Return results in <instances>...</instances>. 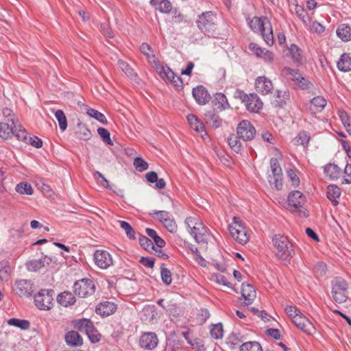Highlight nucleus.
<instances>
[{"mask_svg":"<svg viewBox=\"0 0 351 351\" xmlns=\"http://www.w3.org/2000/svg\"><path fill=\"white\" fill-rule=\"evenodd\" d=\"M149 3L162 13L168 14L172 10L171 3L169 0H150Z\"/></svg>","mask_w":351,"mask_h":351,"instance_id":"393cba45","label":"nucleus"},{"mask_svg":"<svg viewBox=\"0 0 351 351\" xmlns=\"http://www.w3.org/2000/svg\"><path fill=\"white\" fill-rule=\"evenodd\" d=\"M94 261L95 264L101 269H107L113 263L110 254L102 250H98L95 252Z\"/></svg>","mask_w":351,"mask_h":351,"instance_id":"9b49d317","label":"nucleus"},{"mask_svg":"<svg viewBox=\"0 0 351 351\" xmlns=\"http://www.w3.org/2000/svg\"><path fill=\"white\" fill-rule=\"evenodd\" d=\"M256 134L255 128L247 120L241 121L237 128V135L244 141H251Z\"/></svg>","mask_w":351,"mask_h":351,"instance_id":"6e6552de","label":"nucleus"},{"mask_svg":"<svg viewBox=\"0 0 351 351\" xmlns=\"http://www.w3.org/2000/svg\"><path fill=\"white\" fill-rule=\"evenodd\" d=\"M189 232L193 236L196 242L198 243H206L208 234L202 222L200 223H197L196 226H193V228H191V230H189Z\"/></svg>","mask_w":351,"mask_h":351,"instance_id":"dca6fc26","label":"nucleus"},{"mask_svg":"<svg viewBox=\"0 0 351 351\" xmlns=\"http://www.w3.org/2000/svg\"><path fill=\"white\" fill-rule=\"evenodd\" d=\"M160 275L162 280L165 285H169L171 283V273L169 269L165 267V264L161 265Z\"/></svg>","mask_w":351,"mask_h":351,"instance_id":"6e6d98bb","label":"nucleus"},{"mask_svg":"<svg viewBox=\"0 0 351 351\" xmlns=\"http://www.w3.org/2000/svg\"><path fill=\"white\" fill-rule=\"evenodd\" d=\"M141 51L147 56V58H154L152 47L147 43H143L140 47Z\"/></svg>","mask_w":351,"mask_h":351,"instance_id":"774afa93","label":"nucleus"},{"mask_svg":"<svg viewBox=\"0 0 351 351\" xmlns=\"http://www.w3.org/2000/svg\"><path fill=\"white\" fill-rule=\"evenodd\" d=\"M324 173L330 180H336L339 178L341 169L337 165L329 163L325 166Z\"/></svg>","mask_w":351,"mask_h":351,"instance_id":"cd10ccee","label":"nucleus"},{"mask_svg":"<svg viewBox=\"0 0 351 351\" xmlns=\"http://www.w3.org/2000/svg\"><path fill=\"white\" fill-rule=\"evenodd\" d=\"M75 135L80 140L88 141L91 138L92 133L85 124L79 122L75 128Z\"/></svg>","mask_w":351,"mask_h":351,"instance_id":"bb28decb","label":"nucleus"},{"mask_svg":"<svg viewBox=\"0 0 351 351\" xmlns=\"http://www.w3.org/2000/svg\"><path fill=\"white\" fill-rule=\"evenodd\" d=\"M269 21L267 18L254 17L249 23L250 27L254 32H261L269 25Z\"/></svg>","mask_w":351,"mask_h":351,"instance_id":"4be33fe9","label":"nucleus"},{"mask_svg":"<svg viewBox=\"0 0 351 351\" xmlns=\"http://www.w3.org/2000/svg\"><path fill=\"white\" fill-rule=\"evenodd\" d=\"M14 124L9 122H0V137L4 140H7L12 136Z\"/></svg>","mask_w":351,"mask_h":351,"instance_id":"473e14b6","label":"nucleus"},{"mask_svg":"<svg viewBox=\"0 0 351 351\" xmlns=\"http://www.w3.org/2000/svg\"><path fill=\"white\" fill-rule=\"evenodd\" d=\"M193 96L199 105H205L210 100V95L203 86H198L193 88Z\"/></svg>","mask_w":351,"mask_h":351,"instance_id":"2eb2a0df","label":"nucleus"},{"mask_svg":"<svg viewBox=\"0 0 351 351\" xmlns=\"http://www.w3.org/2000/svg\"><path fill=\"white\" fill-rule=\"evenodd\" d=\"M273 242L276 248V256L278 259L290 261L295 254L292 243L288 238L280 234L273 237Z\"/></svg>","mask_w":351,"mask_h":351,"instance_id":"f257e3e1","label":"nucleus"},{"mask_svg":"<svg viewBox=\"0 0 351 351\" xmlns=\"http://www.w3.org/2000/svg\"><path fill=\"white\" fill-rule=\"evenodd\" d=\"M341 195V189L336 185H329L327 191V197L332 202L333 205H337V199Z\"/></svg>","mask_w":351,"mask_h":351,"instance_id":"e433bc0d","label":"nucleus"},{"mask_svg":"<svg viewBox=\"0 0 351 351\" xmlns=\"http://www.w3.org/2000/svg\"><path fill=\"white\" fill-rule=\"evenodd\" d=\"M272 175L269 176L268 180L271 186L280 190L282 186V174L281 168L271 169Z\"/></svg>","mask_w":351,"mask_h":351,"instance_id":"412c9836","label":"nucleus"},{"mask_svg":"<svg viewBox=\"0 0 351 351\" xmlns=\"http://www.w3.org/2000/svg\"><path fill=\"white\" fill-rule=\"evenodd\" d=\"M117 305L111 302L106 301L101 302L96 307L95 312L102 317H108L112 315L117 310Z\"/></svg>","mask_w":351,"mask_h":351,"instance_id":"f3484780","label":"nucleus"},{"mask_svg":"<svg viewBox=\"0 0 351 351\" xmlns=\"http://www.w3.org/2000/svg\"><path fill=\"white\" fill-rule=\"evenodd\" d=\"M85 334L92 343H97L101 339V335L96 329L94 324H93V328H90Z\"/></svg>","mask_w":351,"mask_h":351,"instance_id":"4d7b16f0","label":"nucleus"},{"mask_svg":"<svg viewBox=\"0 0 351 351\" xmlns=\"http://www.w3.org/2000/svg\"><path fill=\"white\" fill-rule=\"evenodd\" d=\"M311 103L316 111H321L326 105V99L321 96L315 97L311 100Z\"/></svg>","mask_w":351,"mask_h":351,"instance_id":"8fccbe9b","label":"nucleus"},{"mask_svg":"<svg viewBox=\"0 0 351 351\" xmlns=\"http://www.w3.org/2000/svg\"><path fill=\"white\" fill-rule=\"evenodd\" d=\"M57 302L62 306L67 307L76 302L75 295L70 291H64L57 296Z\"/></svg>","mask_w":351,"mask_h":351,"instance_id":"b1692460","label":"nucleus"},{"mask_svg":"<svg viewBox=\"0 0 351 351\" xmlns=\"http://www.w3.org/2000/svg\"><path fill=\"white\" fill-rule=\"evenodd\" d=\"M309 139L310 137L307 132L302 131L298 134L297 137V143L305 147L308 145Z\"/></svg>","mask_w":351,"mask_h":351,"instance_id":"e2e57ef3","label":"nucleus"},{"mask_svg":"<svg viewBox=\"0 0 351 351\" xmlns=\"http://www.w3.org/2000/svg\"><path fill=\"white\" fill-rule=\"evenodd\" d=\"M274 97L275 99L272 101L273 106L276 108H282L287 104V101L290 99L289 91L288 90L284 91L277 90Z\"/></svg>","mask_w":351,"mask_h":351,"instance_id":"6ab92c4d","label":"nucleus"},{"mask_svg":"<svg viewBox=\"0 0 351 351\" xmlns=\"http://www.w3.org/2000/svg\"><path fill=\"white\" fill-rule=\"evenodd\" d=\"M337 35L343 42L351 40V27L348 24H341L337 29Z\"/></svg>","mask_w":351,"mask_h":351,"instance_id":"c756f323","label":"nucleus"},{"mask_svg":"<svg viewBox=\"0 0 351 351\" xmlns=\"http://www.w3.org/2000/svg\"><path fill=\"white\" fill-rule=\"evenodd\" d=\"M238 135L235 136L234 134L231 135L228 138V142L230 147L236 153H240L243 149L242 145L241 142L238 140Z\"/></svg>","mask_w":351,"mask_h":351,"instance_id":"37998d69","label":"nucleus"},{"mask_svg":"<svg viewBox=\"0 0 351 351\" xmlns=\"http://www.w3.org/2000/svg\"><path fill=\"white\" fill-rule=\"evenodd\" d=\"M292 322L298 328L307 335H312L315 331V328L313 324L302 313L297 317H295V319Z\"/></svg>","mask_w":351,"mask_h":351,"instance_id":"f8f14e48","label":"nucleus"},{"mask_svg":"<svg viewBox=\"0 0 351 351\" xmlns=\"http://www.w3.org/2000/svg\"><path fill=\"white\" fill-rule=\"evenodd\" d=\"M339 117L347 132L351 136V120L350 117L345 111H340Z\"/></svg>","mask_w":351,"mask_h":351,"instance_id":"603ef678","label":"nucleus"},{"mask_svg":"<svg viewBox=\"0 0 351 351\" xmlns=\"http://www.w3.org/2000/svg\"><path fill=\"white\" fill-rule=\"evenodd\" d=\"M134 166L138 171H143L148 169L147 162L140 157H137L134 159Z\"/></svg>","mask_w":351,"mask_h":351,"instance_id":"052dcab7","label":"nucleus"},{"mask_svg":"<svg viewBox=\"0 0 351 351\" xmlns=\"http://www.w3.org/2000/svg\"><path fill=\"white\" fill-rule=\"evenodd\" d=\"M305 197L299 191H294L289 193L288 196L289 206L298 210L302 206L305 202Z\"/></svg>","mask_w":351,"mask_h":351,"instance_id":"a211bd4d","label":"nucleus"},{"mask_svg":"<svg viewBox=\"0 0 351 351\" xmlns=\"http://www.w3.org/2000/svg\"><path fill=\"white\" fill-rule=\"evenodd\" d=\"M240 351H263L261 344L257 341H248L240 346Z\"/></svg>","mask_w":351,"mask_h":351,"instance_id":"a19ab883","label":"nucleus"},{"mask_svg":"<svg viewBox=\"0 0 351 351\" xmlns=\"http://www.w3.org/2000/svg\"><path fill=\"white\" fill-rule=\"evenodd\" d=\"M158 343V339L154 332H146L142 335L139 343L141 348L146 350L155 348Z\"/></svg>","mask_w":351,"mask_h":351,"instance_id":"4468645a","label":"nucleus"},{"mask_svg":"<svg viewBox=\"0 0 351 351\" xmlns=\"http://www.w3.org/2000/svg\"><path fill=\"white\" fill-rule=\"evenodd\" d=\"M10 268L8 262L2 261L0 263V279L1 280H8L10 276Z\"/></svg>","mask_w":351,"mask_h":351,"instance_id":"5fc2aeb1","label":"nucleus"},{"mask_svg":"<svg viewBox=\"0 0 351 351\" xmlns=\"http://www.w3.org/2000/svg\"><path fill=\"white\" fill-rule=\"evenodd\" d=\"M27 134V131L21 125L16 123L14 125L12 135H14L19 141H25Z\"/></svg>","mask_w":351,"mask_h":351,"instance_id":"a18cd8bd","label":"nucleus"},{"mask_svg":"<svg viewBox=\"0 0 351 351\" xmlns=\"http://www.w3.org/2000/svg\"><path fill=\"white\" fill-rule=\"evenodd\" d=\"M288 50L289 51V53L291 54L293 62L296 65H300V64H302V57L301 55V51L299 49V47L297 45L292 44L288 48Z\"/></svg>","mask_w":351,"mask_h":351,"instance_id":"58836bf2","label":"nucleus"},{"mask_svg":"<svg viewBox=\"0 0 351 351\" xmlns=\"http://www.w3.org/2000/svg\"><path fill=\"white\" fill-rule=\"evenodd\" d=\"M165 228L171 233H176L178 230L177 224L173 218L170 217L162 223Z\"/></svg>","mask_w":351,"mask_h":351,"instance_id":"680f3d73","label":"nucleus"},{"mask_svg":"<svg viewBox=\"0 0 351 351\" xmlns=\"http://www.w3.org/2000/svg\"><path fill=\"white\" fill-rule=\"evenodd\" d=\"M232 237L239 244L245 245L249 241V235L244 223L239 217L233 218L232 223L228 228Z\"/></svg>","mask_w":351,"mask_h":351,"instance_id":"7ed1b4c3","label":"nucleus"},{"mask_svg":"<svg viewBox=\"0 0 351 351\" xmlns=\"http://www.w3.org/2000/svg\"><path fill=\"white\" fill-rule=\"evenodd\" d=\"M65 341L68 345L73 346H81L83 339L77 331H69L65 335Z\"/></svg>","mask_w":351,"mask_h":351,"instance_id":"c85d7f7f","label":"nucleus"},{"mask_svg":"<svg viewBox=\"0 0 351 351\" xmlns=\"http://www.w3.org/2000/svg\"><path fill=\"white\" fill-rule=\"evenodd\" d=\"M54 291L42 289L34 296L35 305L40 310H49L52 308Z\"/></svg>","mask_w":351,"mask_h":351,"instance_id":"20e7f679","label":"nucleus"},{"mask_svg":"<svg viewBox=\"0 0 351 351\" xmlns=\"http://www.w3.org/2000/svg\"><path fill=\"white\" fill-rule=\"evenodd\" d=\"M8 324L10 326H14L23 330L29 329L30 323L26 319H20L17 318H11L8 321Z\"/></svg>","mask_w":351,"mask_h":351,"instance_id":"79ce46f5","label":"nucleus"},{"mask_svg":"<svg viewBox=\"0 0 351 351\" xmlns=\"http://www.w3.org/2000/svg\"><path fill=\"white\" fill-rule=\"evenodd\" d=\"M154 215H156V218L158 219L162 223H164L167 219L171 217V215L167 211L160 210V211H155Z\"/></svg>","mask_w":351,"mask_h":351,"instance_id":"338daca9","label":"nucleus"},{"mask_svg":"<svg viewBox=\"0 0 351 351\" xmlns=\"http://www.w3.org/2000/svg\"><path fill=\"white\" fill-rule=\"evenodd\" d=\"M13 291L21 297H28L34 292L33 283L27 280H18L14 283Z\"/></svg>","mask_w":351,"mask_h":351,"instance_id":"9d476101","label":"nucleus"},{"mask_svg":"<svg viewBox=\"0 0 351 351\" xmlns=\"http://www.w3.org/2000/svg\"><path fill=\"white\" fill-rule=\"evenodd\" d=\"M243 101L245 104L247 110L251 112H258L263 108V102L256 93L246 95L241 93Z\"/></svg>","mask_w":351,"mask_h":351,"instance_id":"1a4fd4ad","label":"nucleus"},{"mask_svg":"<svg viewBox=\"0 0 351 351\" xmlns=\"http://www.w3.org/2000/svg\"><path fill=\"white\" fill-rule=\"evenodd\" d=\"M205 121L212 128L217 129L221 125L222 119L215 112V110H209L205 114Z\"/></svg>","mask_w":351,"mask_h":351,"instance_id":"5701e85b","label":"nucleus"},{"mask_svg":"<svg viewBox=\"0 0 351 351\" xmlns=\"http://www.w3.org/2000/svg\"><path fill=\"white\" fill-rule=\"evenodd\" d=\"M16 191L21 194L32 195L34 189L30 184L27 182H20L16 186Z\"/></svg>","mask_w":351,"mask_h":351,"instance_id":"de8ad7c7","label":"nucleus"},{"mask_svg":"<svg viewBox=\"0 0 351 351\" xmlns=\"http://www.w3.org/2000/svg\"><path fill=\"white\" fill-rule=\"evenodd\" d=\"M212 280L218 284L223 285L226 287H230V284L228 279L221 274H214L212 276Z\"/></svg>","mask_w":351,"mask_h":351,"instance_id":"0e129e2a","label":"nucleus"},{"mask_svg":"<svg viewBox=\"0 0 351 351\" xmlns=\"http://www.w3.org/2000/svg\"><path fill=\"white\" fill-rule=\"evenodd\" d=\"M213 103L220 110H223L230 107L226 97L223 93H217Z\"/></svg>","mask_w":351,"mask_h":351,"instance_id":"f704fd0d","label":"nucleus"},{"mask_svg":"<svg viewBox=\"0 0 351 351\" xmlns=\"http://www.w3.org/2000/svg\"><path fill=\"white\" fill-rule=\"evenodd\" d=\"M338 69L343 72L351 71V56L349 54L343 53L337 62Z\"/></svg>","mask_w":351,"mask_h":351,"instance_id":"72a5a7b5","label":"nucleus"},{"mask_svg":"<svg viewBox=\"0 0 351 351\" xmlns=\"http://www.w3.org/2000/svg\"><path fill=\"white\" fill-rule=\"evenodd\" d=\"M348 287L347 282L341 278H337L332 282V295L335 302L341 304L346 301Z\"/></svg>","mask_w":351,"mask_h":351,"instance_id":"423d86ee","label":"nucleus"},{"mask_svg":"<svg viewBox=\"0 0 351 351\" xmlns=\"http://www.w3.org/2000/svg\"><path fill=\"white\" fill-rule=\"evenodd\" d=\"M118 66L120 69L131 80L136 81L138 80V75L132 68V66L126 62L119 60L118 61Z\"/></svg>","mask_w":351,"mask_h":351,"instance_id":"2f4dec72","label":"nucleus"},{"mask_svg":"<svg viewBox=\"0 0 351 351\" xmlns=\"http://www.w3.org/2000/svg\"><path fill=\"white\" fill-rule=\"evenodd\" d=\"M139 244L142 247H143L146 251L149 252H152L154 250H155V247L152 240L146 237L145 236L141 235L138 239Z\"/></svg>","mask_w":351,"mask_h":351,"instance_id":"49530a36","label":"nucleus"},{"mask_svg":"<svg viewBox=\"0 0 351 351\" xmlns=\"http://www.w3.org/2000/svg\"><path fill=\"white\" fill-rule=\"evenodd\" d=\"M187 121L191 128L196 132L199 133L205 132L203 123H202L195 115L192 114H189L187 116Z\"/></svg>","mask_w":351,"mask_h":351,"instance_id":"c9c22d12","label":"nucleus"},{"mask_svg":"<svg viewBox=\"0 0 351 351\" xmlns=\"http://www.w3.org/2000/svg\"><path fill=\"white\" fill-rule=\"evenodd\" d=\"M256 291L251 285L247 283L242 284L241 295L246 301L245 302L246 306H248L252 303L256 298Z\"/></svg>","mask_w":351,"mask_h":351,"instance_id":"aec40b11","label":"nucleus"},{"mask_svg":"<svg viewBox=\"0 0 351 351\" xmlns=\"http://www.w3.org/2000/svg\"><path fill=\"white\" fill-rule=\"evenodd\" d=\"M262 37L263 38L265 42L269 46L274 44V36L273 31L271 24L267 25V28L265 29V31H262L261 32Z\"/></svg>","mask_w":351,"mask_h":351,"instance_id":"09e8293b","label":"nucleus"},{"mask_svg":"<svg viewBox=\"0 0 351 351\" xmlns=\"http://www.w3.org/2000/svg\"><path fill=\"white\" fill-rule=\"evenodd\" d=\"M196 23L202 33L213 35L217 29V15L212 11L204 12L198 16Z\"/></svg>","mask_w":351,"mask_h":351,"instance_id":"f03ea898","label":"nucleus"},{"mask_svg":"<svg viewBox=\"0 0 351 351\" xmlns=\"http://www.w3.org/2000/svg\"><path fill=\"white\" fill-rule=\"evenodd\" d=\"M85 110L86 111V114L90 117L98 121L102 124L106 125L108 123L107 119L106 118L105 115L102 114L101 112L89 108L88 106H85Z\"/></svg>","mask_w":351,"mask_h":351,"instance_id":"4c0bfd02","label":"nucleus"},{"mask_svg":"<svg viewBox=\"0 0 351 351\" xmlns=\"http://www.w3.org/2000/svg\"><path fill=\"white\" fill-rule=\"evenodd\" d=\"M74 293L80 298L92 295L95 292V285L93 280L83 278L76 281L73 285Z\"/></svg>","mask_w":351,"mask_h":351,"instance_id":"39448f33","label":"nucleus"},{"mask_svg":"<svg viewBox=\"0 0 351 351\" xmlns=\"http://www.w3.org/2000/svg\"><path fill=\"white\" fill-rule=\"evenodd\" d=\"M223 332V326L221 324L213 325L210 330L211 337L216 339L222 338Z\"/></svg>","mask_w":351,"mask_h":351,"instance_id":"864d4df0","label":"nucleus"},{"mask_svg":"<svg viewBox=\"0 0 351 351\" xmlns=\"http://www.w3.org/2000/svg\"><path fill=\"white\" fill-rule=\"evenodd\" d=\"M51 262V258L45 256L43 258L29 261L27 264V268L29 271H36L40 269L42 267H45V264L49 265Z\"/></svg>","mask_w":351,"mask_h":351,"instance_id":"a878e982","label":"nucleus"},{"mask_svg":"<svg viewBox=\"0 0 351 351\" xmlns=\"http://www.w3.org/2000/svg\"><path fill=\"white\" fill-rule=\"evenodd\" d=\"M156 71L165 81L171 82L178 90L182 88L183 82L182 78L180 76H176L173 71L167 65H157Z\"/></svg>","mask_w":351,"mask_h":351,"instance_id":"0eeeda50","label":"nucleus"},{"mask_svg":"<svg viewBox=\"0 0 351 351\" xmlns=\"http://www.w3.org/2000/svg\"><path fill=\"white\" fill-rule=\"evenodd\" d=\"M55 117L58 121L60 129L64 131L67 128V120L64 112L62 110H58L55 112Z\"/></svg>","mask_w":351,"mask_h":351,"instance_id":"c03bdc74","label":"nucleus"},{"mask_svg":"<svg viewBox=\"0 0 351 351\" xmlns=\"http://www.w3.org/2000/svg\"><path fill=\"white\" fill-rule=\"evenodd\" d=\"M255 88L259 93L267 95L274 90V85L271 80L269 78L265 76H260L256 79Z\"/></svg>","mask_w":351,"mask_h":351,"instance_id":"ddd939ff","label":"nucleus"},{"mask_svg":"<svg viewBox=\"0 0 351 351\" xmlns=\"http://www.w3.org/2000/svg\"><path fill=\"white\" fill-rule=\"evenodd\" d=\"M145 232L147 234L153 239L158 248H162L165 245V241L158 235L154 230L146 228Z\"/></svg>","mask_w":351,"mask_h":351,"instance_id":"ea45409f","label":"nucleus"},{"mask_svg":"<svg viewBox=\"0 0 351 351\" xmlns=\"http://www.w3.org/2000/svg\"><path fill=\"white\" fill-rule=\"evenodd\" d=\"M97 133L105 143L110 145H113L112 141L110 139V134L108 130L104 128H99L97 129Z\"/></svg>","mask_w":351,"mask_h":351,"instance_id":"bf43d9fd","label":"nucleus"},{"mask_svg":"<svg viewBox=\"0 0 351 351\" xmlns=\"http://www.w3.org/2000/svg\"><path fill=\"white\" fill-rule=\"evenodd\" d=\"M119 223L121 228L125 230L127 237L130 239H135V231L131 225L125 221H119Z\"/></svg>","mask_w":351,"mask_h":351,"instance_id":"3c124183","label":"nucleus"},{"mask_svg":"<svg viewBox=\"0 0 351 351\" xmlns=\"http://www.w3.org/2000/svg\"><path fill=\"white\" fill-rule=\"evenodd\" d=\"M282 71L285 75H289L290 79L295 82H297L302 77L298 70H294L289 67H285Z\"/></svg>","mask_w":351,"mask_h":351,"instance_id":"13d9d810","label":"nucleus"},{"mask_svg":"<svg viewBox=\"0 0 351 351\" xmlns=\"http://www.w3.org/2000/svg\"><path fill=\"white\" fill-rule=\"evenodd\" d=\"M285 312L291 318L292 321L295 319V317L301 313L300 311L293 306H287L285 308Z\"/></svg>","mask_w":351,"mask_h":351,"instance_id":"69168bd1","label":"nucleus"},{"mask_svg":"<svg viewBox=\"0 0 351 351\" xmlns=\"http://www.w3.org/2000/svg\"><path fill=\"white\" fill-rule=\"evenodd\" d=\"M93 324L91 320L86 318L76 319L73 322L74 328L83 333H86L90 328H93Z\"/></svg>","mask_w":351,"mask_h":351,"instance_id":"7c9ffc66","label":"nucleus"}]
</instances>
